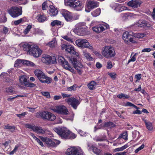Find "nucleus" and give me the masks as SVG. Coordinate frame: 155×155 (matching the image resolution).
I'll return each mask as SVG.
<instances>
[{"label":"nucleus","instance_id":"nucleus-51","mask_svg":"<svg viewBox=\"0 0 155 155\" xmlns=\"http://www.w3.org/2000/svg\"><path fill=\"white\" fill-rule=\"evenodd\" d=\"M121 137L125 140L127 139L128 134L127 131H125V132H124L121 134Z\"/></svg>","mask_w":155,"mask_h":155},{"label":"nucleus","instance_id":"nucleus-7","mask_svg":"<svg viewBox=\"0 0 155 155\" xmlns=\"http://www.w3.org/2000/svg\"><path fill=\"white\" fill-rule=\"evenodd\" d=\"M7 12L13 18H16L22 14V11L19 8L13 6L7 10Z\"/></svg>","mask_w":155,"mask_h":155},{"label":"nucleus","instance_id":"nucleus-38","mask_svg":"<svg viewBox=\"0 0 155 155\" xmlns=\"http://www.w3.org/2000/svg\"><path fill=\"white\" fill-rule=\"evenodd\" d=\"M73 151V153L72 155H83L84 152L82 151L78 150L75 147Z\"/></svg>","mask_w":155,"mask_h":155},{"label":"nucleus","instance_id":"nucleus-9","mask_svg":"<svg viewBox=\"0 0 155 155\" xmlns=\"http://www.w3.org/2000/svg\"><path fill=\"white\" fill-rule=\"evenodd\" d=\"M65 102L71 106L75 110H76L78 106L80 104L81 102L77 98L74 97L66 99L65 100Z\"/></svg>","mask_w":155,"mask_h":155},{"label":"nucleus","instance_id":"nucleus-32","mask_svg":"<svg viewBox=\"0 0 155 155\" xmlns=\"http://www.w3.org/2000/svg\"><path fill=\"white\" fill-rule=\"evenodd\" d=\"M101 10L100 8H97L91 13V15L94 17H96L100 15Z\"/></svg>","mask_w":155,"mask_h":155},{"label":"nucleus","instance_id":"nucleus-56","mask_svg":"<svg viewBox=\"0 0 155 155\" xmlns=\"http://www.w3.org/2000/svg\"><path fill=\"white\" fill-rule=\"evenodd\" d=\"M113 67L112 63L110 61H108L107 62V67L108 69H110Z\"/></svg>","mask_w":155,"mask_h":155},{"label":"nucleus","instance_id":"nucleus-53","mask_svg":"<svg viewBox=\"0 0 155 155\" xmlns=\"http://www.w3.org/2000/svg\"><path fill=\"white\" fill-rule=\"evenodd\" d=\"M141 74H136L134 76V78L137 79V80L135 81V82L139 81L141 78Z\"/></svg>","mask_w":155,"mask_h":155},{"label":"nucleus","instance_id":"nucleus-60","mask_svg":"<svg viewBox=\"0 0 155 155\" xmlns=\"http://www.w3.org/2000/svg\"><path fill=\"white\" fill-rule=\"evenodd\" d=\"M151 50V49L150 48H145L143 49L141 51L142 52H150Z\"/></svg>","mask_w":155,"mask_h":155},{"label":"nucleus","instance_id":"nucleus-12","mask_svg":"<svg viewBox=\"0 0 155 155\" xmlns=\"http://www.w3.org/2000/svg\"><path fill=\"white\" fill-rule=\"evenodd\" d=\"M42 52V51L38 47L36 48L34 45H33L31 47L29 54L34 57L37 58L41 55Z\"/></svg>","mask_w":155,"mask_h":155},{"label":"nucleus","instance_id":"nucleus-30","mask_svg":"<svg viewBox=\"0 0 155 155\" xmlns=\"http://www.w3.org/2000/svg\"><path fill=\"white\" fill-rule=\"evenodd\" d=\"M143 120L147 128L149 130H152L153 128L152 123L150 122L147 121L146 120Z\"/></svg>","mask_w":155,"mask_h":155},{"label":"nucleus","instance_id":"nucleus-27","mask_svg":"<svg viewBox=\"0 0 155 155\" xmlns=\"http://www.w3.org/2000/svg\"><path fill=\"white\" fill-rule=\"evenodd\" d=\"M32 45L28 44H25L22 46L23 50L26 51L27 53H29Z\"/></svg>","mask_w":155,"mask_h":155},{"label":"nucleus","instance_id":"nucleus-23","mask_svg":"<svg viewBox=\"0 0 155 155\" xmlns=\"http://www.w3.org/2000/svg\"><path fill=\"white\" fill-rule=\"evenodd\" d=\"M116 126V125L113 122L111 121H108L104 122L103 123V127H107L111 128L114 127Z\"/></svg>","mask_w":155,"mask_h":155},{"label":"nucleus","instance_id":"nucleus-8","mask_svg":"<svg viewBox=\"0 0 155 155\" xmlns=\"http://www.w3.org/2000/svg\"><path fill=\"white\" fill-rule=\"evenodd\" d=\"M25 127L26 128L31 129L34 132L39 134H44L47 131L46 129H43L41 127L29 124H26L25 125Z\"/></svg>","mask_w":155,"mask_h":155},{"label":"nucleus","instance_id":"nucleus-54","mask_svg":"<svg viewBox=\"0 0 155 155\" xmlns=\"http://www.w3.org/2000/svg\"><path fill=\"white\" fill-rule=\"evenodd\" d=\"M61 94L63 98H70V97L71 96V94H68L64 93H62Z\"/></svg>","mask_w":155,"mask_h":155},{"label":"nucleus","instance_id":"nucleus-47","mask_svg":"<svg viewBox=\"0 0 155 155\" xmlns=\"http://www.w3.org/2000/svg\"><path fill=\"white\" fill-rule=\"evenodd\" d=\"M125 106L133 107L137 109H139V108L138 107L136 106L135 105H134V104L129 102H127L126 103Z\"/></svg>","mask_w":155,"mask_h":155},{"label":"nucleus","instance_id":"nucleus-46","mask_svg":"<svg viewBox=\"0 0 155 155\" xmlns=\"http://www.w3.org/2000/svg\"><path fill=\"white\" fill-rule=\"evenodd\" d=\"M108 75L113 80H115L117 76V74L115 72H110L108 73Z\"/></svg>","mask_w":155,"mask_h":155},{"label":"nucleus","instance_id":"nucleus-24","mask_svg":"<svg viewBox=\"0 0 155 155\" xmlns=\"http://www.w3.org/2000/svg\"><path fill=\"white\" fill-rule=\"evenodd\" d=\"M132 37V36L129 34V33L127 31L124 32L122 38L126 43H128V39L130 37Z\"/></svg>","mask_w":155,"mask_h":155},{"label":"nucleus","instance_id":"nucleus-52","mask_svg":"<svg viewBox=\"0 0 155 155\" xmlns=\"http://www.w3.org/2000/svg\"><path fill=\"white\" fill-rule=\"evenodd\" d=\"M8 31V29L6 27H4L2 31V33L3 34L6 35L7 34Z\"/></svg>","mask_w":155,"mask_h":155},{"label":"nucleus","instance_id":"nucleus-57","mask_svg":"<svg viewBox=\"0 0 155 155\" xmlns=\"http://www.w3.org/2000/svg\"><path fill=\"white\" fill-rule=\"evenodd\" d=\"M146 35L145 33H139L137 35V38H142L144 37Z\"/></svg>","mask_w":155,"mask_h":155},{"label":"nucleus","instance_id":"nucleus-2","mask_svg":"<svg viewBox=\"0 0 155 155\" xmlns=\"http://www.w3.org/2000/svg\"><path fill=\"white\" fill-rule=\"evenodd\" d=\"M54 130L63 139H72L76 137L75 134L72 133L66 127H57L54 128Z\"/></svg>","mask_w":155,"mask_h":155},{"label":"nucleus","instance_id":"nucleus-5","mask_svg":"<svg viewBox=\"0 0 155 155\" xmlns=\"http://www.w3.org/2000/svg\"><path fill=\"white\" fill-rule=\"evenodd\" d=\"M64 3L66 5L69 6L77 11L81 10L83 8V6L79 0H64Z\"/></svg>","mask_w":155,"mask_h":155},{"label":"nucleus","instance_id":"nucleus-29","mask_svg":"<svg viewBox=\"0 0 155 155\" xmlns=\"http://www.w3.org/2000/svg\"><path fill=\"white\" fill-rule=\"evenodd\" d=\"M85 25H84V24L83 23H79L78 24L76 25V28L74 29V32H77L78 31H80V29L82 28V27L85 26Z\"/></svg>","mask_w":155,"mask_h":155},{"label":"nucleus","instance_id":"nucleus-44","mask_svg":"<svg viewBox=\"0 0 155 155\" xmlns=\"http://www.w3.org/2000/svg\"><path fill=\"white\" fill-rule=\"evenodd\" d=\"M74 147H71L67 150L66 152V154L67 155H72L73 152V151L74 150Z\"/></svg>","mask_w":155,"mask_h":155},{"label":"nucleus","instance_id":"nucleus-36","mask_svg":"<svg viewBox=\"0 0 155 155\" xmlns=\"http://www.w3.org/2000/svg\"><path fill=\"white\" fill-rule=\"evenodd\" d=\"M93 151L97 155H101V150L97 147L94 146L93 147Z\"/></svg>","mask_w":155,"mask_h":155},{"label":"nucleus","instance_id":"nucleus-64","mask_svg":"<svg viewBox=\"0 0 155 155\" xmlns=\"http://www.w3.org/2000/svg\"><path fill=\"white\" fill-rule=\"evenodd\" d=\"M142 113V112L137 109V110H134L133 112V114H140Z\"/></svg>","mask_w":155,"mask_h":155},{"label":"nucleus","instance_id":"nucleus-10","mask_svg":"<svg viewBox=\"0 0 155 155\" xmlns=\"http://www.w3.org/2000/svg\"><path fill=\"white\" fill-rule=\"evenodd\" d=\"M42 61L47 64H54L56 63L55 57L47 54H44L42 56Z\"/></svg>","mask_w":155,"mask_h":155},{"label":"nucleus","instance_id":"nucleus-63","mask_svg":"<svg viewBox=\"0 0 155 155\" xmlns=\"http://www.w3.org/2000/svg\"><path fill=\"white\" fill-rule=\"evenodd\" d=\"M41 146L43 147L44 145L42 142L40 140L37 138L35 140Z\"/></svg>","mask_w":155,"mask_h":155},{"label":"nucleus","instance_id":"nucleus-45","mask_svg":"<svg viewBox=\"0 0 155 155\" xmlns=\"http://www.w3.org/2000/svg\"><path fill=\"white\" fill-rule=\"evenodd\" d=\"M117 97L120 99H128L129 98L130 96L128 95L125 94H124L121 93L118 95L117 96Z\"/></svg>","mask_w":155,"mask_h":155},{"label":"nucleus","instance_id":"nucleus-28","mask_svg":"<svg viewBox=\"0 0 155 155\" xmlns=\"http://www.w3.org/2000/svg\"><path fill=\"white\" fill-rule=\"evenodd\" d=\"M86 32V26H83L82 27V28L80 31H78L77 32H75L78 35H79L83 36L84 34Z\"/></svg>","mask_w":155,"mask_h":155},{"label":"nucleus","instance_id":"nucleus-25","mask_svg":"<svg viewBox=\"0 0 155 155\" xmlns=\"http://www.w3.org/2000/svg\"><path fill=\"white\" fill-rule=\"evenodd\" d=\"M96 82L94 81H91L87 84V87L90 90H93L95 88Z\"/></svg>","mask_w":155,"mask_h":155},{"label":"nucleus","instance_id":"nucleus-22","mask_svg":"<svg viewBox=\"0 0 155 155\" xmlns=\"http://www.w3.org/2000/svg\"><path fill=\"white\" fill-rule=\"evenodd\" d=\"M0 77L6 82H9L11 81V79L9 78L8 74L7 73H2L0 75Z\"/></svg>","mask_w":155,"mask_h":155},{"label":"nucleus","instance_id":"nucleus-11","mask_svg":"<svg viewBox=\"0 0 155 155\" xmlns=\"http://www.w3.org/2000/svg\"><path fill=\"white\" fill-rule=\"evenodd\" d=\"M58 62L63 66L66 69L69 70L72 72L74 71V69L71 67L68 61H66L64 57L61 56L58 57Z\"/></svg>","mask_w":155,"mask_h":155},{"label":"nucleus","instance_id":"nucleus-42","mask_svg":"<svg viewBox=\"0 0 155 155\" xmlns=\"http://www.w3.org/2000/svg\"><path fill=\"white\" fill-rule=\"evenodd\" d=\"M128 147V146L127 144H126L120 147L114 149V152H117L119 151H123L124 150L127 148V147Z\"/></svg>","mask_w":155,"mask_h":155},{"label":"nucleus","instance_id":"nucleus-14","mask_svg":"<svg viewBox=\"0 0 155 155\" xmlns=\"http://www.w3.org/2000/svg\"><path fill=\"white\" fill-rule=\"evenodd\" d=\"M60 13L66 21L71 22L73 21V17L71 12L66 10L62 9Z\"/></svg>","mask_w":155,"mask_h":155},{"label":"nucleus","instance_id":"nucleus-6","mask_svg":"<svg viewBox=\"0 0 155 155\" xmlns=\"http://www.w3.org/2000/svg\"><path fill=\"white\" fill-rule=\"evenodd\" d=\"M102 55L107 58H114L116 53L114 48L111 46H106L102 52Z\"/></svg>","mask_w":155,"mask_h":155},{"label":"nucleus","instance_id":"nucleus-34","mask_svg":"<svg viewBox=\"0 0 155 155\" xmlns=\"http://www.w3.org/2000/svg\"><path fill=\"white\" fill-rule=\"evenodd\" d=\"M23 59H18L15 61L14 64L15 67L17 68L19 66H21V64H22Z\"/></svg>","mask_w":155,"mask_h":155},{"label":"nucleus","instance_id":"nucleus-41","mask_svg":"<svg viewBox=\"0 0 155 155\" xmlns=\"http://www.w3.org/2000/svg\"><path fill=\"white\" fill-rule=\"evenodd\" d=\"M13 87L12 86H11L8 88H6L5 89V91L7 93L11 94H12V93H14L15 92V91L13 90Z\"/></svg>","mask_w":155,"mask_h":155},{"label":"nucleus","instance_id":"nucleus-31","mask_svg":"<svg viewBox=\"0 0 155 155\" xmlns=\"http://www.w3.org/2000/svg\"><path fill=\"white\" fill-rule=\"evenodd\" d=\"M137 25L140 27L144 28L147 26V23L145 21L140 20L138 22Z\"/></svg>","mask_w":155,"mask_h":155},{"label":"nucleus","instance_id":"nucleus-19","mask_svg":"<svg viewBox=\"0 0 155 155\" xmlns=\"http://www.w3.org/2000/svg\"><path fill=\"white\" fill-rule=\"evenodd\" d=\"M140 1L138 0H132L128 3V5L129 6L134 8H137L140 6Z\"/></svg>","mask_w":155,"mask_h":155},{"label":"nucleus","instance_id":"nucleus-59","mask_svg":"<svg viewBox=\"0 0 155 155\" xmlns=\"http://www.w3.org/2000/svg\"><path fill=\"white\" fill-rule=\"evenodd\" d=\"M63 38L64 39L67 40L68 41L71 42L72 41V39L67 36H64Z\"/></svg>","mask_w":155,"mask_h":155},{"label":"nucleus","instance_id":"nucleus-18","mask_svg":"<svg viewBox=\"0 0 155 155\" xmlns=\"http://www.w3.org/2000/svg\"><path fill=\"white\" fill-rule=\"evenodd\" d=\"M49 15L53 16H56L58 13L57 8L52 5L49 6Z\"/></svg>","mask_w":155,"mask_h":155},{"label":"nucleus","instance_id":"nucleus-20","mask_svg":"<svg viewBox=\"0 0 155 155\" xmlns=\"http://www.w3.org/2000/svg\"><path fill=\"white\" fill-rule=\"evenodd\" d=\"M92 30L95 32L99 33L104 31V28L102 25L99 24L93 27Z\"/></svg>","mask_w":155,"mask_h":155},{"label":"nucleus","instance_id":"nucleus-35","mask_svg":"<svg viewBox=\"0 0 155 155\" xmlns=\"http://www.w3.org/2000/svg\"><path fill=\"white\" fill-rule=\"evenodd\" d=\"M15 126H11L9 124L5 125L4 128L5 129L9 130L10 132L13 133L14 132L15 129Z\"/></svg>","mask_w":155,"mask_h":155},{"label":"nucleus","instance_id":"nucleus-21","mask_svg":"<svg viewBox=\"0 0 155 155\" xmlns=\"http://www.w3.org/2000/svg\"><path fill=\"white\" fill-rule=\"evenodd\" d=\"M48 19L46 15L43 14H40L37 16V20L39 22H44Z\"/></svg>","mask_w":155,"mask_h":155},{"label":"nucleus","instance_id":"nucleus-3","mask_svg":"<svg viewBox=\"0 0 155 155\" xmlns=\"http://www.w3.org/2000/svg\"><path fill=\"white\" fill-rule=\"evenodd\" d=\"M34 73L38 79L42 83L50 84L52 81L51 78L48 77L41 70L36 69L34 71Z\"/></svg>","mask_w":155,"mask_h":155},{"label":"nucleus","instance_id":"nucleus-1","mask_svg":"<svg viewBox=\"0 0 155 155\" xmlns=\"http://www.w3.org/2000/svg\"><path fill=\"white\" fill-rule=\"evenodd\" d=\"M61 49L65 50V51L71 54L74 55V57L71 58L69 59L70 61L71 62L73 65L74 68L77 70L78 74L81 75L82 73V69L83 67V65L80 64V66L77 65V58H79V54L78 52H76L73 47L71 45L65 44H63L61 45Z\"/></svg>","mask_w":155,"mask_h":155},{"label":"nucleus","instance_id":"nucleus-55","mask_svg":"<svg viewBox=\"0 0 155 155\" xmlns=\"http://www.w3.org/2000/svg\"><path fill=\"white\" fill-rule=\"evenodd\" d=\"M48 7L47 6V2H44L42 4V8L43 10H45L46 9V8Z\"/></svg>","mask_w":155,"mask_h":155},{"label":"nucleus","instance_id":"nucleus-62","mask_svg":"<svg viewBox=\"0 0 155 155\" xmlns=\"http://www.w3.org/2000/svg\"><path fill=\"white\" fill-rule=\"evenodd\" d=\"M135 60L136 57L134 56H133L129 60L127 64H128L131 61L134 62L135 61Z\"/></svg>","mask_w":155,"mask_h":155},{"label":"nucleus","instance_id":"nucleus-4","mask_svg":"<svg viewBox=\"0 0 155 155\" xmlns=\"http://www.w3.org/2000/svg\"><path fill=\"white\" fill-rule=\"evenodd\" d=\"M36 117L44 120L50 121H53L56 119V116L54 114L48 111L38 112L36 113Z\"/></svg>","mask_w":155,"mask_h":155},{"label":"nucleus","instance_id":"nucleus-17","mask_svg":"<svg viewBox=\"0 0 155 155\" xmlns=\"http://www.w3.org/2000/svg\"><path fill=\"white\" fill-rule=\"evenodd\" d=\"M75 43L79 47L82 48H87L89 45V42L86 39L77 40Z\"/></svg>","mask_w":155,"mask_h":155},{"label":"nucleus","instance_id":"nucleus-48","mask_svg":"<svg viewBox=\"0 0 155 155\" xmlns=\"http://www.w3.org/2000/svg\"><path fill=\"white\" fill-rule=\"evenodd\" d=\"M41 94L48 98H50L51 97L49 92L47 91L41 92Z\"/></svg>","mask_w":155,"mask_h":155},{"label":"nucleus","instance_id":"nucleus-16","mask_svg":"<svg viewBox=\"0 0 155 155\" xmlns=\"http://www.w3.org/2000/svg\"><path fill=\"white\" fill-rule=\"evenodd\" d=\"M39 137L42 141L46 143L48 147H55V142L53 140H52L48 137H44L42 136H39Z\"/></svg>","mask_w":155,"mask_h":155},{"label":"nucleus","instance_id":"nucleus-61","mask_svg":"<svg viewBox=\"0 0 155 155\" xmlns=\"http://www.w3.org/2000/svg\"><path fill=\"white\" fill-rule=\"evenodd\" d=\"M62 98L61 95H55L54 96V100H57L61 99Z\"/></svg>","mask_w":155,"mask_h":155},{"label":"nucleus","instance_id":"nucleus-43","mask_svg":"<svg viewBox=\"0 0 155 155\" xmlns=\"http://www.w3.org/2000/svg\"><path fill=\"white\" fill-rule=\"evenodd\" d=\"M78 86L76 84H74L71 87H68L66 88L67 90L68 91H75L76 90Z\"/></svg>","mask_w":155,"mask_h":155},{"label":"nucleus","instance_id":"nucleus-26","mask_svg":"<svg viewBox=\"0 0 155 155\" xmlns=\"http://www.w3.org/2000/svg\"><path fill=\"white\" fill-rule=\"evenodd\" d=\"M19 81L22 85L25 86L27 84V83L28 81L27 79L24 76H21L19 77Z\"/></svg>","mask_w":155,"mask_h":155},{"label":"nucleus","instance_id":"nucleus-13","mask_svg":"<svg viewBox=\"0 0 155 155\" xmlns=\"http://www.w3.org/2000/svg\"><path fill=\"white\" fill-rule=\"evenodd\" d=\"M99 3L97 2L89 1L87 2L85 7V11L89 12L91 10L99 6Z\"/></svg>","mask_w":155,"mask_h":155},{"label":"nucleus","instance_id":"nucleus-33","mask_svg":"<svg viewBox=\"0 0 155 155\" xmlns=\"http://www.w3.org/2000/svg\"><path fill=\"white\" fill-rule=\"evenodd\" d=\"M83 54L86 58L89 61H92L93 58L91 56L90 53L87 52L86 51H84L83 52Z\"/></svg>","mask_w":155,"mask_h":155},{"label":"nucleus","instance_id":"nucleus-15","mask_svg":"<svg viewBox=\"0 0 155 155\" xmlns=\"http://www.w3.org/2000/svg\"><path fill=\"white\" fill-rule=\"evenodd\" d=\"M56 111L58 114L67 115L69 114L67 108L64 105L56 106Z\"/></svg>","mask_w":155,"mask_h":155},{"label":"nucleus","instance_id":"nucleus-37","mask_svg":"<svg viewBox=\"0 0 155 155\" xmlns=\"http://www.w3.org/2000/svg\"><path fill=\"white\" fill-rule=\"evenodd\" d=\"M61 21L58 20H54L51 22V25L52 27L55 26H61Z\"/></svg>","mask_w":155,"mask_h":155},{"label":"nucleus","instance_id":"nucleus-49","mask_svg":"<svg viewBox=\"0 0 155 155\" xmlns=\"http://www.w3.org/2000/svg\"><path fill=\"white\" fill-rule=\"evenodd\" d=\"M19 147V146L18 145H16L14 149L12 151L8 153V154L10 155L13 154L14 153L16 152V151L18 149Z\"/></svg>","mask_w":155,"mask_h":155},{"label":"nucleus","instance_id":"nucleus-50","mask_svg":"<svg viewBox=\"0 0 155 155\" xmlns=\"http://www.w3.org/2000/svg\"><path fill=\"white\" fill-rule=\"evenodd\" d=\"M25 86L30 87H35L36 85L34 83H29L28 81L27 83V84H25Z\"/></svg>","mask_w":155,"mask_h":155},{"label":"nucleus","instance_id":"nucleus-40","mask_svg":"<svg viewBox=\"0 0 155 155\" xmlns=\"http://www.w3.org/2000/svg\"><path fill=\"white\" fill-rule=\"evenodd\" d=\"M32 28V25H28L26 28L23 31L24 34L25 35L27 34L30 31Z\"/></svg>","mask_w":155,"mask_h":155},{"label":"nucleus","instance_id":"nucleus-58","mask_svg":"<svg viewBox=\"0 0 155 155\" xmlns=\"http://www.w3.org/2000/svg\"><path fill=\"white\" fill-rule=\"evenodd\" d=\"M27 114V113L26 112H24L21 114H16V116L19 118L21 117L22 116H25Z\"/></svg>","mask_w":155,"mask_h":155},{"label":"nucleus","instance_id":"nucleus-39","mask_svg":"<svg viewBox=\"0 0 155 155\" xmlns=\"http://www.w3.org/2000/svg\"><path fill=\"white\" fill-rule=\"evenodd\" d=\"M23 62H22V64L26 65L28 66H31L32 67L34 66L35 64L34 63L30 61H28L25 60H23Z\"/></svg>","mask_w":155,"mask_h":155}]
</instances>
